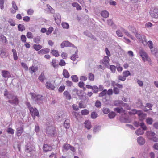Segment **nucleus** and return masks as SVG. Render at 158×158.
I'll return each instance as SVG.
<instances>
[{
    "instance_id": "28",
    "label": "nucleus",
    "mask_w": 158,
    "mask_h": 158,
    "mask_svg": "<svg viewBox=\"0 0 158 158\" xmlns=\"http://www.w3.org/2000/svg\"><path fill=\"white\" fill-rule=\"evenodd\" d=\"M85 127L88 129H89L91 127V123L89 121H86L85 122Z\"/></svg>"
},
{
    "instance_id": "39",
    "label": "nucleus",
    "mask_w": 158,
    "mask_h": 158,
    "mask_svg": "<svg viewBox=\"0 0 158 158\" xmlns=\"http://www.w3.org/2000/svg\"><path fill=\"white\" fill-rule=\"evenodd\" d=\"M40 37L39 36H37L33 38V41L36 44H39L40 41Z\"/></svg>"
},
{
    "instance_id": "25",
    "label": "nucleus",
    "mask_w": 158,
    "mask_h": 158,
    "mask_svg": "<svg viewBox=\"0 0 158 158\" xmlns=\"http://www.w3.org/2000/svg\"><path fill=\"white\" fill-rule=\"evenodd\" d=\"M33 146H30L29 144H27V147L25 150V152H31L33 149Z\"/></svg>"
},
{
    "instance_id": "9",
    "label": "nucleus",
    "mask_w": 158,
    "mask_h": 158,
    "mask_svg": "<svg viewBox=\"0 0 158 158\" xmlns=\"http://www.w3.org/2000/svg\"><path fill=\"white\" fill-rule=\"evenodd\" d=\"M56 23L58 24H60L61 23V18L60 15L57 13L54 14L53 15Z\"/></svg>"
},
{
    "instance_id": "60",
    "label": "nucleus",
    "mask_w": 158,
    "mask_h": 158,
    "mask_svg": "<svg viewBox=\"0 0 158 158\" xmlns=\"http://www.w3.org/2000/svg\"><path fill=\"white\" fill-rule=\"evenodd\" d=\"M26 36L29 39H32L33 38V36L32 35V34L30 32H27Z\"/></svg>"
},
{
    "instance_id": "11",
    "label": "nucleus",
    "mask_w": 158,
    "mask_h": 158,
    "mask_svg": "<svg viewBox=\"0 0 158 158\" xmlns=\"http://www.w3.org/2000/svg\"><path fill=\"white\" fill-rule=\"evenodd\" d=\"M12 8L10 9L11 12L12 13L15 14L18 10V8L15 2L14 1L12 2Z\"/></svg>"
},
{
    "instance_id": "16",
    "label": "nucleus",
    "mask_w": 158,
    "mask_h": 158,
    "mask_svg": "<svg viewBox=\"0 0 158 158\" xmlns=\"http://www.w3.org/2000/svg\"><path fill=\"white\" fill-rule=\"evenodd\" d=\"M138 143L140 145H143L145 143L144 139L142 136H139L137 139Z\"/></svg>"
},
{
    "instance_id": "62",
    "label": "nucleus",
    "mask_w": 158,
    "mask_h": 158,
    "mask_svg": "<svg viewBox=\"0 0 158 158\" xmlns=\"http://www.w3.org/2000/svg\"><path fill=\"white\" fill-rule=\"evenodd\" d=\"M95 106L98 108L100 107L101 106V103L100 101L97 100L95 103Z\"/></svg>"
},
{
    "instance_id": "47",
    "label": "nucleus",
    "mask_w": 158,
    "mask_h": 158,
    "mask_svg": "<svg viewBox=\"0 0 158 158\" xmlns=\"http://www.w3.org/2000/svg\"><path fill=\"white\" fill-rule=\"evenodd\" d=\"M139 110H137L135 109L132 110L131 111L129 112V114L130 115L135 114H138V113Z\"/></svg>"
},
{
    "instance_id": "54",
    "label": "nucleus",
    "mask_w": 158,
    "mask_h": 158,
    "mask_svg": "<svg viewBox=\"0 0 158 158\" xmlns=\"http://www.w3.org/2000/svg\"><path fill=\"white\" fill-rule=\"evenodd\" d=\"M62 25L63 28L65 29H68L69 27V24L67 23H62Z\"/></svg>"
},
{
    "instance_id": "24",
    "label": "nucleus",
    "mask_w": 158,
    "mask_h": 158,
    "mask_svg": "<svg viewBox=\"0 0 158 158\" xmlns=\"http://www.w3.org/2000/svg\"><path fill=\"white\" fill-rule=\"evenodd\" d=\"M135 35L138 40L140 42H143V35H141L138 32L136 33L135 34Z\"/></svg>"
},
{
    "instance_id": "50",
    "label": "nucleus",
    "mask_w": 158,
    "mask_h": 158,
    "mask_svg": "<svg viewBox=\"0 0 158 158\" xmlns=\"http://www.w3.org/2000/svg\"><path fill=\"white\" fill-rule=\"evenodd\" d=\"M107 90L105 89L99 94V96L100 97H103L105 96L107 93Z\"/></svg>"
},
{
    "instance_id": "20",
    "label": "nucleus",
    "mask_w": 158,
    "mask_h": 158,
    "mask_svg": "<svg viewBox=\"0 0 158 158\" xmlns=\"http://www.w3.org/2000/svg\"><path fill=\"white\" fill-rule=\"evenodd\" d=\"M43 149L44 151L47 152L48 151L51 150L52 148L47 144H44L43 145Z\"/></svg>"
},
{
    "instance_id": "30",
    "label": "nucleus",
    "mask_w": 158,
    "mask_h": 158,
    "mask_svg": "<svg viewBox=\"0 0 158 158\" xmlns=\"http://www.w3.org/2000/svg\"><path fill=\"white\" fill-rule=\"evenodd\" d=\"M72 5L73 7H76L77 10H79L82 9L81 6L76 2L73 3Z\"/></svg>"
},
{
    "instance_id": "43",
    "label": "nucleus",
    "mask_w": 158,
    "mask_h": 158,
    "mask_svg": "<svg viewBox=\"0 0 158 158\" xmlns=\"http://www.w3.org/2000/svg\"><path fill=\"white\" fill-rule=\"evenodd\" d=\"M63 74L65 78H68L69 77V75L67 70H64Z\"/></svg>"
},
{
    "instance_id": "61",
    "label": "nucleus",
    "mask_w": 158,
    "mask_h": 158,
    "mask_svg": "<svg viewBox=\"0 0 158 158\" xmlns=\"http://www.w3.org/2000/svg\"><path fill=\"white\" fill-rule=\"evenodd\" d=\"M102 111L105 114H107L110 112V110L107 108H104Z\"/></svg>"
},
{
    "instance_id": "4",
    "label": "nucleus",
    "mask_w": 158,
    "mask_h": 158,
    "mask_svg": "<svg viewBox=\"0 0 158 158\" xmlns=\"http://www.w3.org/2000/svg\"><path fill=\"white\" fill-rule=\"evenodd\" d=\"M8 98L10 99L8 101V102L11 104L17 105L19 103V102L17 96L9 94Z\"/></svg>"
},
{
    "instance_id": "51",
    "label": "nucleus",
    "mask_w": 158,
    "mask_h": 158,
    "mask_svg": "<svg viewBox=\"0 0 158 158\" xmlns=\"http://www.w3.org/2000/svg\"><path fill=\"white\" fill-rule=\"evenodd\" d=\"M92 89L93 92L95 93H97L98 91V88L95 85L93 86Z\"/></svg>"
},
{
    "instance_id": "34",
    "label": "nucleus",
    "mask_w": 158,
    "mask_h": 158,
    "mask_svg": "<svg viewBox=\"0 0 158 158\" xmlns=\"http://www.w3.org/2000/svg\"><path fill=\"white\" fill-rule=\"evenodd\" d=\"M12 51L13 52L14 60H17L18 59V57L17 56V52L16 50L14 49H13L12 50Z\"/></svg>"
},
{
    "instance_id": "22",
    "label": "nucleus",
    "mask_w": 158,
    "mask_h": 158,
    "mask_svg": "<svg viewBox=\"0 0 158 158\" xmlns=\"http://www.w3.org/2000/svg\"><path fill=\"white\" fill-rule=\"evenodd\" d=\"M70 147H71V145L70 144L67 143L64 144L62 147V151L63 152L64 151H67L69 149Z\"/></svg>"
},
{
    "instance_id": "42",
    "label": "nucleus",
    "mask_w": 158,
    "mask_h": 158,
    "mask_svg": "<svg viewBox=\"0 0 158 158\" xmlns=\"http://www.w3.org/2000/svg\"><path fill=\"white\" fill-rule=\"evenodd\" d=\"M8 23L10 24V25L12 26H14L15 25V21L12 19H9L8 21Z\"/></svg>"
},
{
    "instance_id": "44",
    "label": "nucleus",
    "mask_w": 158,
    "mask_h": 158,
    "mask_svg": "<svg viewBox=\"0 0 158 158\" xmlns=\"http://www.w3.org/2000/svg\"><path fill=\"white\" fill-rule=\"evenodd\" d=\"M108 115L110 118L112 119L115 117L116 114L115 112H111L109 113Z\"/></svg>"
},
{
    "instance_id": "63",
    "label": "nucleus",
    "mask_w": 158,
    "mask_h": 158,
    "mask_svg": "<svg viewBox=\"0 0 158 158\" xmlns=\"http://www.w3.org/2000/svg\"><path fill=\"white\" fill-rule=\"evenodd\" d=\"M97 114L95 112H93L91 113V117L92 118H95L97 117Z\"/></svg>"
},
{
    "instance_id": "33",
    "label": "nucleus",
    "mask_w": 158,
    "mask_h": 158,
    "mask_svg": "<svg viewBox=\"0 0 158 158\" xmlns=\"http://www.w3.org/2000/svg\"><path fill=\"white\" fill-rule=\"evenodd\" d=\"M128 28L130 31H131L133 33H134L135 34V33L137 32V31L136 28L131 26H129L128 27Z\"/></svg>"
},
{
    "instance_id": "23",
    "label": "nucleus",
    "mask_w": 158,
    "mask_h": 158,
    "mask_svg": "<svg viewBox=\"0 0 158 158\" xmlns=\"http://www.w3.org/2000/svg\"><path fill=\"white\" fill-rule=\"evenodd\" d=\"M152 53L155 55L156 57H158V50L155 48H153L150 49Z\"/></svg>"
},
{
    "instance_id": "40",
    "label": "nucleus",
    "mask_w": 158,
    "mask_h": 158,
    "mask_svg": "<svg viewBox=\"0 0 158 158\" xmlns=\"http://www.w3.org/2000/svg\"><path fill=\"white\" fill-rule=\"evenodd\" d=\"M64 127L66 128H69L70 127V124H69V120L68 119L66 120L64 124Z\"/></svg>"
},
{
    "instance_id": "48",
    "label": "nucleus",
    "mask_w": 158,
    "mask_h": 158,
    "mask_svg": "<svg viewBox=\"0 0 158 158\" xmlns=\"http://www.w3.org/2000/svg\"><path fill=\"white\" fill-rule=\"evenodd\" d=\"M53 28L52 27H50L47 31L46 32V34L47 35H49L53 31Z\"/></svg>"
},
{
    "instance_id": "19",
    "label": "nucleus",
    "mask_w": 158,
    "mask_h": 158,
    "mask_svg": "<svg viewBox=\"0 0 158 158\" xmlns=\"http://www.w3.org/2000/svg\"><path fill=\"white\" fill-rule=\"evenodd\" d=\"M7 42L6 38L2 34L0 33V43L1 44L6 43Z\"/></svg>"
},
{
    "instance_id": "59",
    "label": "nucleus",
    "mask_w": 158,
    "mask_h": 158,
    "mask_svg": "<svg viewBox=\"0 0 158 158\" xmlns=\"http://www.w3.org/2000/svg\"><path fill=\"white\" fill-rule=\"evenodd\" d=\"M121 31H120V30L119 29H118L116 31V34L118 36L121 37L123 36V34Z\"/></svg>"
},
{
    "instance_id": "13",
    "label": "nucleus",
    "mask_w": 158,
    "mask_h": 158,
    "mask_svg": "<svg viewBox=\"0 0 158 158\" xmlns=\"http://www.w3.org/2000/svg\"><path fill=\"white\" fill-rule=\"evenodd\" d=\"M121 31L122 32H124L126 35L130 38L132 40H135V37L133 36L129 32L127 31L125 29L123 28H121Z\"/></svg>"
},
{
    "instance_id": "5",
    "label": "nucleus",
    "mask_w": 158,
    "mask_h": 158,
    "mask_svg": "<svg viewBox=\"0 0 158 158\" xmlns=\"http://www.w3.org/2000/svg\"><path fill=\"white\" fill-rule=\"evenodd\" d=\"M149 14L151 16L155 19H158V8H152L149 11Z\"/></svg>"
},
{
    "instance_id": "49",
    "label": "nucleus",
    "mask_w": 158,
    "mask_h": 158,
    "mask_svg": "<svg viewBox=\"0 0 158 158\" xmlns=\"http://www.w3.org/2000/svg\"><path fill=\"white\" fill-rule=\"evenodd\" d=\"M89 79L91 81H93L94 79V74L91 73H89Z\"/></svg>"
},
{
    "instance_id": "27",
    "label": "nucleus",
    "mask_w": 158,
    "mask_h": 158,
    "mask_svg": "<svg viewBox=\"0 0 158 158\" xmlns=\"http://www.w3.org/2000/svg\"><path fill=\"white\" fill-rule=\"evenodd\" d=\"M63 94L64 96L65 97L66 99L68 100H70L71 98V96L69 93L67 91H65Z\"/></svg>"
},
{
    "instance_id": "7",
    "label": "nucleus",
    "mask_w": 158,
    "mask_h": 158,
    "mask_svg": "<svg viewBox=\"0 0 158 158\" xmlns=\"http://www.w3.org/2000/svg\"><path fill=\"white\" fill-rule=\"evenodd\" d=\"M30 113L33 117H35V116L39 117V114L37 109L35 108H30L29 110Z\"/></svg>"
},
{
    "instance_id": "37",
    "label": "nucleus",
    "mask_w": 158,
    "mask_h": 158,
    "mask_svg": "<svg viewBox=\"0 0 158 158\" xmlns=\"http://www.w3.org/2000/svg\"><path fill=\"white\" fill-rule=\"evenodd\" d=\"M78 58L77 51L75 52L74 54L71 57V59L73 61H75Z\"/></svg>"
},
{
    "instance_id": "58",
    "label": "nucleus",
    "mask_w": 158,
    "mask_h": 158,
    "mask_svg": "<svg viewBox=\"0 0 158 158\" xmlns=\"http://www.w3.org/2000/svg\"><path fill=\"white\" fill-rule=\"evenodd\" d=\"M123 74V76L126 78V77H127L129 75H130V73L129 71L127 70L124 72Z\"/></svg>"
},
{
    "instance_id": "8",
    "label": "nucleus",
    "mask_w": 158,
    "mask_h": 158,
    "mask_svg": "<svg viewBox=\"0 0 158 158\" xmlns=\"http://www.w3.org/2000/svg\"><path fill=\"white\" fill-rule=\"evenodd\" d=\"M61 48H63L64 47H72L73 48L75 47L74 45L68 41H64L61 44Z\"/></svg>"
},
{
    "instance_id": "21",
    "label": "nucleus",
    "mask_w": 158,
    "mask_h": 158,
    "mask_svg": "<svg viewBox=\"0 0 158 158\" xmlns=\"http://www.w3.org/2000/svg\"><path fill=\"white\" fill-rule=\"evenodd\" d=\"M59 62L56 59L52 60L51 63V65H52L54 68H57L58 66Z\"/></svg>"
},
{
    "instance_id": "6",
    "label": "nucleus",
    "mask_w": 158,
    "mask_h": 158,
    "mask_svg": "<svg viewBox=\"0 0 158 158\" xmlns=\"http://www.w3.org/2000/svg\"><path fill=\"white\" fill-rule=\"evenodd\" d=\"M109 61L110 59L108 56H105L103 57V59L100 60V63L101 64H103L107 68H108L109 66Z\"/></svg>"
},
{
    "instance_id": "3",
    "label": "nucleus",
    "mask_w": 158,
    "mask_h": 158,
    "mask_svg": "<svg viewBox=\"0 0 158 158\" xmlns=\"http://www.w3.org/2000/svg\"><path fill=\"white\" fill-rule=\"evenodd\" d=\"M140 56L142 57L143 61H147L149 63L151 64V60L150 58L148 56L145 52L143 50H140L139 51Z\"/></svg>"
},
{
    "instance_id": "32",
    "label": "nucleus",
    "mask_w": 158,
    "mask_h": 158,
    "mask_svg": "<svg viewBox=\"0 0 158 158\" xmlns=\"http://www.w3.org/2000/svg\"><path fill=\"white\" fill-rule=\"evenodd\" d=\"M114 111H117L118 113H124L125 112L124 110L122 108H120L119 107H117L115 108L114 109Z\"/></svg>"
},
{
    "instance_id": "31",
    "label": "nucleus",
    "mask_w": 158,
    "mask_h": 158,
    "mask_svg": "<svg viewBox=\"0 0 158 158\" xmlns=\"http://www.w3.org/2000/svg\"><path fill=\"white\" fill-rule=\"evenodd\" d=\"M1 56L2 58L6 57L8 56V53L3 49L1 50Z\"/></svg>"
},
{
    "instance_id": "12",
    "label": "nucleus",
    "mask_w": 158,
    "mask_h": 158,
    "mask_svg": "<svg viewBox=\"0 0 158 158\" xmlns=\"http://www.w3.org/2000/svg\"><path fill=\"white\" fill-rule=\"evenodd\" d=\"M146 135L147 138L151 140L156 135V134L151 131H148L146 132Z\"/></svg>"
},
{
    "instance_id": "45",
    "label": "nucleus",
    "mask_w": 158,
    "mask_h": 158,
    "mask_svg": "<svg viewBox=\"0 0 158 158\" xmlns=\"http://www.w3.org/2000/svg\"><path fill=\"white\" fill-rule=\"evenodd\" d=\"M18 30L19 31H23L25 30L24 26L22 24H19L18 25Z\"/></svg>"
},
{
    "instance_id": "14",
    "label": "nucleus",
    "mask_w": 158,
    "mask_h": 158,
    "mask_svg": "<svg viewBox=\"0 0 158 158\" xmlns=\"http://www.w3.org/2000/svg\"><path fill=\"white\" fill-rule=\"evenodd\" d=\"M138 115L139 116L140 120L141 121L143 120L146 116V114L143 113L141 111H139Z\"/></svg>"
},
{
    "instance_id": "57",
    "label": "nucleus",
    "mask_w": 158,
    "mask_h": 158,
    "mask_svg": "<svg viewBox=\"0 0 158 158\" xmlns=\"http://www.w3.org/2000/svg\"><path fill=\"white\" fill-rule=\"evenodd\" d=\"M45 77L43 73H42L40 75L39 77V80L41 82L43 81L45 79Z\"/></svg>"
},
{
    "instance_id": "36",
    "label": "nucleus",
    "mask_w": 158,
    "mask_h": 158,
    "mask_svg": "<svg viewBox=\"0 0 158 158\" xmlns=\"http://www.w3.org/2000/svg\"><path fill=\"white\" fill-rule=\"evenodd\" d=\"M51 53L56 57H58L59 56L58 52L57 50H52L51 51Z\"/></svg>"
},
{
    "instance_id": "41",
    "label": "nucleus",
    "mask_w": 158,
    "mask_h": 158,
    "mask_svg": "<svg viewBox=\"0 0 158 158\" xmlns=\"http://www.w3.org/2000/svg\"><path fill=\"white\" fill-rule=\"evenodd\" d=\"M33 46L34 49L37 51L39 50L42 48V46L40 44H34Z\"/></svg>"
},
{
    "instance_id": "29",
    "label": "nucleus",
    "mask_w": 158,
    "mask_h": 158,
    "mask_svg": "<svg viewBox=\"0 0 158 158\" xmlns=\"http://www.w3.org/2000/svg\"><path fill=\"white\" fill-rule=\"evenodd\" d=\"M144 132L141 128H140L135 131V133L137 135H140L143 134Z\"/></svg>"
},
{
    "instance_id": "52",
    "label": "nucleus",
    "mask_w": 158,
    "mask_h": 158,
    "mask_svg": "<svg viewBox=\"0 0 158 158\" xmlns=\"http://www.w3.org/2000/svg\"><path fill=\"white\" fill-rule=\"evenodd\" d=\"M72 80L74 82H77L78 81V78L76 75H72L71 76Z\"/></svg>"
},
{
    "instance_id": "38",
    "label": "nucleus",
    "mask_w": 158,
    "mask_h": 158,
    "mask_svg": "<svg viewBox=\"0 0 158 158\" xmlns=\"http://www.w3.org/2000/svg\"><path fill=\"white\" fill-rule=\"evenodd\" d=\"M101 127L99 126H95L93 129V132L96 133L99 131L100 130Z\"/></svg>"
},
{
    "instance_id": "26",
    "label": "nucleus",
    "mask_w": 158,
    "mask_h": 158,
    "mask_svg": "<svg viewBox=\"0 0 158 158\" xmlns=\"http://www.w3.org/2000/svg\"><path fill=\"white\" fill-rule=\"evenodd\" d=\"M101 15L102 17L104 18H107L109 15V13L106 10H103L101 12Z\"/></svg>"
},
{
    "instance_id": "53",
    "label": "nucleus",
    "mask_w": 158,
    "mask_h": 158,
    "mask_svg": "<svg viewBox=\"0 0 158 158\" xmlns=\"http://www.w3.org/2000/svg\"><path fill=\"white\" fill-rule=\"evenodd\" d=\"M65 117V115L63 114H62L61 115L58 114L57 119L59 121H61Z\"/></svg>"
},
{
    "instance_id": "15",
    "label": "nucleus",
    "mask_w": 158,
    "mask_h": 158,
    "mask_svg": "<svg viewBox=\"0 0 158 158\" xmlns=\"http://www.w3.org/2000/svg\"><path fill=\"white\" fill-rule=\"evenodd\" d=\"M2 75L4 78H8L11 77V75L8 71L3 70L2 72Z\"/></svg>"
},
{
    "instance_id": "64",
    "label": "nucleus",
    "mask_w": 158,
    "mask_h": 158,
    "mask_svg": "<svg viewBox=\"0 0 158 158\" xmlns=\"http://www.w3.org/2000/svg\"><path fill=\"white\" fill-rule=\"evenodd\" d=\"M21 39L23 42L26 43V38L25 36L24 35H22L21 37Z\"/></svg>"
},
{
    "instance_id": "46",
    "label": "nucleus",
    "mask_w": 158,
    "mask_h": 158,
    "mask_svg": "<svg viewBox=\"0 0 158 158\" xmlns=\"http://www.w3.org/2000/svg\"><path fill=\"white\" fill-rule=\"evenodd\" d=\"M6 132L9 134H13L14 133V129L10 127L8 128L6 130Z\"/></svg>"
},
{
    "instance_id": "35",
    "label": "nucleus",
    "mask_w": 158,
    "mask_h": 158,
    "mask_svg": "<svg viewBox=\"0 0 158 158\" xmlns=\"http://www.w3.org/2000/svg\"><path fill=\"white\" fill-rule=\"evenodd\" d=\"M146 122L148 125H152L153 122V120L152 118L150 117H148L146 119Z\"/></svg>"
},
{
    "instance_id": "56",
    "label": "nucleus",
    "mask_w": 158,
    "mask_h": 158,
    "mask_svg": "<svg viewBox=\"0 0 158 158\" xmlns=\"http://www.w3.org/2000/svg\"><path fill=\"white\" fill-rule=\"evenodd\" d=\"M81 113L83 115H87L89 113V111L86 109L83 110L81 111Z\"/></svg>"
},
{
    "instance_id": "55",
    "label": "nucleus",
    "mask_w": 158,
    "mask_h": 158,
    "mask_svg": "<svg viewBox=\"0 0 158 158\" xmlns=\"http://www.w3.org/2000/svg\"><path fill=\"white\" fill-rule=\"evenodd\" d=\"M66 63L64 60L63 59H61L60 61L59 62L58 66L60 65V66H64L65 65Z\"/></svg>"
},
{
    "instance_id": "10",
    "label": "nucleus",
    "mask_w": 158,
    "mask_h": 158,
    "mask_svg": "<svg viewBox=\"0 0 158 158\" xmlns=\"http://www.w3.org/2000/svg\"><path fill=\"white\" fill-rule=\"evenodd\" d=\"M23 128L22 127H19L16 128V135L19 137L23 131Z\"/></svg>"
},
{
    "instance_id": "17",
    "label": "nucleus",
    "mask_w": 158,
    "mask_h": 158,
    "mask_svg": "<svg viewBox=\"0 0 158 158\" xmlns=\"http://www.w3.org/2000/svg\"><path fill=\"white\" fill-rule=\"evenodd\" d=\"M46 87L49 89L54 90L55 88L54 85L49 82H47L46 84Z\"/></svg>"
},
{
    "instance_id": "18",
    "label": "nucleus",
    "mask_w": 158,
    "mask_h": 158,
    "mask_svg": "<svg viewBox=\"0 0 158 158\" xmlns=\"http://www.w3.org/2000/svg\"><path fill=\"white\" fill-rule=\"evenodd\" d=\"M50 49L48 48L42 49L38 52L39 54H43L47 53L49 52Z\"/></svg>"
},
{
    "instance_id": "2",
    "label": "nucleus",
    "mask_w": 158,
    "mask_h": 158,
    "mask_svg": "<svg viewBox=\"0 0 158 158\" xmlns=\"http://www.w3.org/2000/svg\"><path fill=\"white\" fill-rule=\"evenodd\" d=\"M46 132L49 136H55L56 135V128L53 126L47 127L46 129Z\"/></svg>"
},
{
    "instance_id": "1",
    "label": "nucleus",
    "mask_w": 158,
    "mask_h": 158,
    "mask_svg": "<svg viewBox=\"0 0 158 158\" xmlns=\"http://www.w3.org/2000/svg\"><path fill=\"white\" fill-rule=\"evenodd\" d=\"M31 99L38 104L41 103L43 102V97L42 95L37 94L35 93H30Z\"/></svg>"
}]
</instances>
